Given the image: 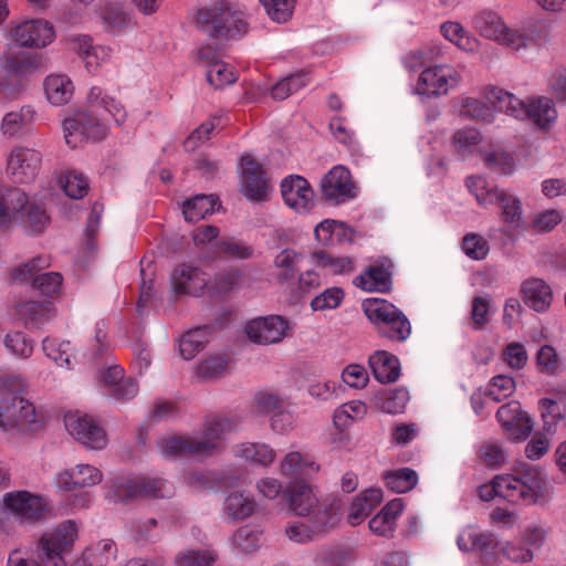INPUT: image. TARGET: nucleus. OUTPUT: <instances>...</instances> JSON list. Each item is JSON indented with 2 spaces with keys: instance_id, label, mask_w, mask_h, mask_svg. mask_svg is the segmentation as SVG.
<instances>
[{
  "instance_id": "60",
  "label": "nucleus",
  "mask_w": 566,
  "mask_h": 566,
  "mask_svg": "<svg viewBox=\"0 0 566 566\" xmlns=\"http://www.w3.org/2000/svg\"><path fill=\"white\" fill-rule=\"evenodd\" d=\"M268 15L275 22H286L294 9L295 0H260Z\"/></svg>"
},
{
  "instance_id": "57",
  "label": "nucleus",
  "mask_w": 566,
  "mask_h": 566,
  "mask_svg": "<svg viewBox=\"0 0 566 566\" xmlns=\"http://www.w3.org/2000/svg\"><path fill=\"white\" fill-rule=\"evenodd\" d=\"M29 281L43 295L53 296L60 292L63 279L59 272H44L36 274Z\"/></svg>"
},
{
  "instance_id": "12",
  "label": "nucleus",
  "mask_w": 566,
  "mask_h": 566,
  "mask_svg": "<svg viewBox=\"0 0 566 566\" xmlns=\"http://www.w3.org/2000/svg\"><path fill=\"white\" fill-rule=\"evenodd\" d=\"M42 163L41 154L32 148L15 147L7 158V172L15 184H29L38 176Z\"/></svg>"
},
{
  "instance_id": "18",
  "label": "nucleus",
  "mask_w": 566,
  "mask_h": 566,
  "mask_svg": "<svg viewBox=\"0 0 566 566\" xmlns=\"http://www.w3.org/2000/svg\"><path fill=\"white\" fill-rule=\"evenodd\" d=\"M120 497L135 499L139 496L166 497L171 494L170 484L157 478L137 476L116 483Z\"/></svg>"
},
{
  "instance_id": "38",
  "label": "nucleus",
  "mask_w": 566,
  "mask_h": 566,
  "mask_svg": "<svg viewBox=\"0 0 566 566\" xmlns=\"http://www.w3.org/2000/svg\"><path fill=\"white\" fill-rule=\"evenodd\" d=\"M304 516L307 517L306 524L311 526L318 537L328 528H332L337 521L334 506L325 501L319 502L318 500L317 504L311 509V512Z\"/></svg>"
},
{
  "instance_id": "64",
  "label": "nucleus",
  "mask_w": 566,
  "mask_h": 566,
  "mask_svg": "<svg viewBox=\"0 0 566 566\" xmlns=\"http://www.w3.org/2000/svg\"><path fill=\"white\" fill-rule=\"evenodd\" d=\"M490 307L491 303L488 296H475L472 300L471 319L474 329L481 331L486 326Z\"/></svg>"
},
{
  "instance_id": "40",
  "label": "nucleus",
  "mask_w": 566,
  "mask_h": 566,
  "mask_svg": "<svg viewBox=\"0 0 566 566\" xmlns=\"http://www.w3.org/2000/svg\"><path fill=\"white\" fill-rule=\"evenodd\" d=\"M210 326H199L185 333L179 342V352L184 359L193 358L203 349L211 333Z\"/></svg>"
},
{
  "instance_id": "2",
  "label": "nucleus",
  "mask_w": 566,
  "mask_h": 566,
  "mask_svg": "<svg viewBox=\"0 0 566 566\" xmlns=\"http://www.w3.org/2000/svg\"><path fill=\"white\" fill-rule=\"evenodd\" d=\"M240 423L238 417L217 416L209 419L201 434L171 436L163 438L158 448L164 458L212 455L220 447L226 433L233 431Z\"/></svg>"
},
{
  "instance_id": "8",
  "label": "nucleus",
  "mask_w": 566,
  "mask_h": 566,
  "mask_svg": "<svg viewBox=\"0 0 566 566\" xmlns=\"http://www.w3.org/2000/svg\"><path fill=\"white\" fill-rule=\"evenodd\" d=\"M22 389L23 380L20 377L0 379V428L24 427L35 421V409L20 396Z\"/></svg>"
},
{
  "instance_id": "4",
  "label": "nucleus",
  "mask_w": 566,
  "mask_h": 566,
  "mask_svg": "<svg viewBox=\"0 0 566 566\" xmlns=\"http://www.w3.org/2000/svg\"><path fill=\"white\" fill-rule=\"evenodd\" d=\"M497 496L511 503H535L543 496L546 481L539 468L522 462L511 474L496 475Z\"/></svg>"
},
{
  "instance_id": "47",
  "label": "nucleus",
  "mask_w": 566,
  "mask_h": 566,
  "mask_svg": "<svg viewBox=\"0 0 566 566\" xmlns=\"http://www.w3.org/2000/svg\"><path fill=\"white\" fill-rule=\"evenodd\" d=\"M441 33L448 41L463 51L473 52L476 49V39L469 36L459 22H444L441 24Z\"/></svg>"
},
{
  "instance_id": "46",
  "label": "nucleus",
  "mask_w": 566,
  "mask_h": 566,
  "mask_svg": "<svg viewBox=\"0 0 566 566\" xmlns=\"http://www.w3.org/2000/svg\"><path fill=\"white\" fill-rule=\"evenodd\" d=\"M386 486L396 493L410 491L418 482V475L410 468L389 471L384 476Z\"/></svg>"
},
{
  "instance_id": "62",
  "label": "nucleus",
  "mask_w": 566,
  "mask_h": 566,
  "mask_svg": "<svg viewBox=\"0 0 566 566\" xmlns=\"http://www.w3.org/2000/svg\"><path fill=\"white\" fill-rule=\"evenodd\" d=\"M344 298V291L340 287H329L315 296L311 302L313 311L334 310L338 307Z\"/></svg>"
},
{
  "instance_id": "52",
  "label": "nucleus",
  "mask_w": 566,
  "mask_h": 566,
  "mask_svg": "<svg viewBox=\"0 0 566 566\" xmlns=\"http://www.w3.org/2000/svg\"><path fill=\"white\" fill-rule=\"evenodd\" d=\"M538 409L543 420V430L547 434H553L563 419L560 405L554 399L543 398L538 402Z\"/></svg>"
},
{
  "instance_id": "20",
  "label": "nucleus",
  "mask_w": 566,
  "mask_h": 566,
  "mask_svg": "<svg viewBox=\"0 0 566 566\" xmlns=\"http://www.w3.org/2000/svg\"><path fill=\"white\" fill-rule=\"evenodd\" d=\"M172 291L177 295L199 296L208 285L207 274L197 266L180 264L170 276Z\"/></svg>"
},
{
  "instance_id": "7",
  "label": "nucleus",
  "mask_w": 566,
  "mask_h": 566,
  "mask_svg": "<svg viewBox=\"0 0 566 566\" xmlns=\"http://www.w3.org/2000/svg\"><path fill=\"white\" fill-rule=\"evenodd\" d=\"M467 187L480 206L497 205L502 220L510 229L517 230L522 227V203L517 197L496 186H491L480 176L468 177Z\"/></svg>"
},
{
  "instance_id": "5",
  "label": "nucleus",
  "mask_w": 566,
  "mask_h": 566,
  "mask_svg": "<svg viewBox=\"0 0 566 566\" xmlns=\"http://www.w3.org/2000/svg\"><path fill=\"white\" fill-rule=\"evenodd\" d=\"M485 99L493 108L518 119H531L539 128H545L557 117L554 103L547 97L532 99L526 104L510 92L490 87L485 91Z\"/></svg>"
},
{
  "instance_id": "23",
  "label": "nucleus",
  "mask_w": 566,
  "mask_h": 566,
  "mask_svg": "<svg viewBox=\"0 0 566 566\" xmlns=\"http://www.w3.org/2000/svg\"><path fill=\"white\" fill-rule=\"evenodd\" d=\"M244 195L253 201H262L268 195V184L261 166L250 156L240 159Z\"/></svg>"
},
{
  "instance_id": "17",
  "label": "nucleus",
  "mask_w": 566,
  "mask_h": 566,
  "mask_svg": "<svg viewBox=\"0 0 566 566\" xmlns=\"http://www.w3.org/2000/svg\"><path fill=\"white\" fill-rule=\"evenodd\" d=\"M11 34L18 44L27 48H44L55 36L53 25L42 19L21 22L12 29Z\"/></svg>"
},
{
  "instance_id": "24",
  "label": "nucleus",
  "mask_w": 566,
  "mask_h": 566,
  "mask_svg": "<svg viewBox=\"0 0 566 566\" xmlns=\"http://www.w3.org/2000/svg\"><path fill=\"white\" fill-rule=\"evenodd\" d=\"M473 29L483 38L502 42L511 46V33L502 18L492 10H481L472 18Z\"/></svg>"
},
{
  "instance_id": "22",
  "label": "nucleus",
  "mask_w": 566,
  "mask_h": 566,
  "mask_svg": "<svg viewBox=\"0 0 566 566\" xmlns=\"http://www.w3.org/2000/svg\"><path fill=\"white\" fill-rule=\"evenodd\" d=\"M392 263L388 258L377 260L364 273L354 279V284L366 292H388L391 287Z\"/></svg>"
},
{
  "instance_id": "29",
  "label": "nucleus",
  "mask_w": 566,
  "mask_h": 566,
  "mask_svg": "<svg viewBox=\"0 0 566 566\" xmlns=\"http://www.w3.org/2000/svg\"><path fill=\"white\" fill-rule=\"evenodd\" d=\"M319 465L312 455L300 451H291L280 462V473L283 476L297 479L312 472H317Z\"/></svg>"
},
{
  "instance_id": "19",
  "label": "nucleus",
  "mask_w": 566,
  "mask_h": 566,
  "mask_svg": "<svg viewBox=\"0 0 566 566\" xmlns=\"http://www.w3.org/2000/svg\"><path fill=\"white\" fill-rule=\"evenodd\" d=\"M322 193L327 201L340 203L356 196L350 172L343 166L333 167L322 181Z\"/></svg>"
},
{
  "instance_id": "61",
  "label": "nucleus",
  "mask_w": 566,
  "mask_h": 566,
  "mask_svg": "<svg viewBox=\"0 0 566 566\" xmlns=\"http://www.w3.org/2000/svg\"><path fill=\"white\" fill-rule=\"evenodd\" d=\"M50 264V258L48 255H39L30 262L13 269L11 276L15 281L27 282L35 276L38 271L49 268Z\"/></svg>"
},
{
  "instance_id": "11",
  "label": "nucleus",
  "mask_w": 566,
  "mask_h": 566,
  "mask_svg": "<svg viewBox=\"0 0 566 566\" xmlns=\"http://www.w3.org/2000/svg\"><path fill=\"white\" fill-rule=\"evenodd\" d=\"M64 424L69 433L88 449L101 450L107 444L105 430L88 415L69 412L64 417Z\"/></svg>"
},
{
  "instance_id": "56",
  "label": "nucleus",
  "mask_w": 566,
  "mask_h": 566,
  "mask_svg": "<svg viewBox=\"0 0 566 566\" xmlns=\"http://www.w3.org/2000/svg\"><path fill=\"white\" fill-rule=\"evenodd\" d=\"M218 556L211 549H193L179 553L176 556L177 566H210Z\"/></svg>"
},
{
  "instance_id": "51",
  "label": "nucleus",
  "mask_w": 566,
  "mask_h": 566,
  "mask_svg": "<svg viewBox=\"0 0 566 566\" xmlns=\"http://www.w3.org/2000/svg\"><path fill=\"white\" fill-rule=\"evenodd\" d=\"M515 380L511 376L497 375L494 376L485 391V398L494 402H500L503 399L509 398L515 391Z\"/></svg>"
},
{
  "instance_id": "43",
  "label": "nucleus",
  "mask_w": 566,
  "mask_h": 566,
  "mask_svg": "<svg viewBox=\"0 0 566 566\" xmlns=\"http://www.w3.org/2000/svg\"><path fill=\"white\" fill-rule=\"evenodd\" d=\"M35 116V111L31 106H23L19 112L6 114L1 123L2 133L9 137L20 134L29 126Z\"/></svg>"
},
{
  "instance_id": "13",
  "label": "nucleus",
  "mask_w": 566,
  "mask_h": 566,
  "mask_svg": "<svg viewBox=\"0 0 566 566\" xmlns=\"http://www.w3.org/2000/svg\"><path fill=\"white\" fill-rule=\"evenodd\" d=\"M460 74L447 64H437L424 69L417 82V92L426 96L447 94L460 82Z\"/></svg>"
},
{
  "instance_id": "54",
  "label": "nucleus",
  "mask_w": 566,
  "mask_h": 566,
  "mask_svg": "<svg viewBox=\"0 0 566 566\" xmlns=\"http://www.w3.org/2000/svg\"><path fill=\"white\" fill-rule=\"evenodd\" d=\"M232 545L244 554L253 553L261 546V534L249 526H241L232 536Z\"/></svg>"
},
{
  "instance_id": "36",
  "label": "nucleus",
  "mask_w": 566,
  "mask_h": 566,
  "mask_svg": "<svg viewBox=\"0 0 566 566\" xmlns=\"http://www.w3.org/2000/svg\"><path fill=\"white\" fill-rule=\"evenodd\" d=\"M44 92L52 105L61 106L72 98L74 86L66 75H49L44 81Z\"/></svg>"
},
{
  "instance_id": "48",
  "label": "nucleus",
  "mask_w": 566,
  "mask_h": 566,
  "mask_svg": "<svg viewBox=\"0 0 566 566\" xmlns=\"http://www.w3.org/2000/svg\"><path fill=\"white\" fill-rule=\"evenodd\" d=\"M42 349L57 366L71 368L72 346L70 342L46 337L42 342Z\"/></svg>"
},
{
  "instance_id": "15",
  "label": "nucleus",
  "mask_w": 566,
  "mask_h": 566,
  "mask_svg": "<svg viewBox=\"0 0 566 566\" xmlns=\"http://www.w3.org/2000/svg\"><path fill=\"white\" fill-rule=\"evenodd\" d=\"M3 502L17 517L29 522L43 518L49 510L45 499L28 491L7 493Z\"/></svg>"
},
{
  "instance_id": "26",
  "label": "nucleus",
  "mask_w": 566,
  "mask_h": 566,
  "mask_svg": "<svg viewBox=\"0 0 566 566\" xmlns=\"http://www.w3.org/2000/svg\"><path fill=\"white\" fill-rule=\"evenodd\" d=\"M521 295L524 303L536 312H545L553 300L551 286L537 277L525 280L522 283Z\"/></svg>"
},
{
  "instance_id": "3",
  "label": "nucleus",
  "mask_w": 566,
  "mask_h": 566,
  "mask_svg": "<svg viewBox=\"0 0 566 566\" xmlns=\"http://www.w3.org/2000/svg\"><path fill=\"white\" fill-rule=\"evenodd\" d=\"M21 221L32 233H39L49 223L45 209L31 201L28 195L17 187L0 188V229H6L13 221Z\"/></svg>"
},
{
  "instance_id": "10",
  "label": "nucleus",
  "mask_w": 566,
  "mask_h": 566,
  "mask_svg": "<svg viewBox=\"0 0 566 566\" xmlns=\"http://www.w3.org/2000/svg\"><path fill=\"white\" fill-rule=\"evenodd\" d=\"M364 312L381 336L396 342H403L410 336L409 319L392 303L382 298L367 300Z\"/></svg>"
},
{
  "instance_id": "45",
  "label": "nucleus",
  "mask_w": 566,
  "mask_h": 566,
  "mask_svg": "<svg viewBox=\"0 0 566 566\" xmlns=\"http://www.w3.org/2000/svg\"><path fill=\"white\" fill-rule=\"evenodd\" d=\"M42 65V59L38 54H20L7 57L2 63V69L14 75H24Z\"/></svg>"
},
{
  "instance_id": "32",
  "label": "nucleus",
  "mask_w": 566,
  "mask_h": 566,
  "mask_svg": "<svg viewBox=\"0 0 566 566\" xmlns=\"http://www.w3.org/2000/svg\"><path fill=\"white\" fill-rule=\"evenodd\" d=\"M256 509L253 496L244 492L234 491L227 495L223 503V512L228 520L242 521L250 517Z\"/></svg>"
},
{
  "instance_id": "34",
  "label": "nucleus",
  "mask_w": 566,
  "mask_h": 566,
  "mask_svg": "<svg viewBox=\"0 0 566 566\" xmlns=\"http://www.w3.org/2000/svg\"><path fill=\"white\" fill-rule=\"evenodd\" d=\"M116 545L111 539H104L87 547L82 556L71 566H106L115 557Z\"/></svg>"
},
{
  "instance_id": "9",
  "label": "nucleus",
  "mask_w": 566,
  "mask_h": 566,
  "mask_svg": "<svg viewBox=\"0 0 566 566\" xmlns=\"http://www.w3.org/2000/svg\"><path fill=\"white\" fill-rule=\"evenodd\" d=\"M76 538V524L65 521L44 532L35 542L32 553L45 566H67L65 557L71 553Z\"/></svg>"
},
{
  "instance_id": "35",
  "label": "nucleus",
  "mask_w": 566,
  "mask_h": 566,
  "mask_svg": "<svg viewBox=\"0 0 566 566\" xmlns=\"http://www.w3.org/2000/svg\"><path fill=\"white\" fill-rule=\"evenodd\" d=\"M312 262L334 275H347L355 271L356 260L352 256H334L326 251H315L311 254Z\"/></svg>"
},
{
  "instance_id": "63",
  "label": "nucleus",
  "mask_w": 566,
  "mask_h": 566,
  "mask_svg": "<svg viewBox=\"0 0 566 566\" xmlns=\"http://www.w3.org/2000/svg\"><path fill=\"white\" fill-rule=\"evenodd\" d=\"M228 359L223 356H211L201 361L197 367V376L203 380H210L220 376L227 368Z\"/></svg>"
},
{
  "instance_id": "31",
  "label": "nucleus",
  "mask_w": 566,
  "mask_h": 566,
  "mask_svg": "<svg viewBox=\"0 0 566 566\" xmlns=\"http://www.w3.org/2000/svg\"><path fill=\"white\" fill-rule=\"evenodd\" d=\"M382 501L380 489H367L360 492L352 502L347 521L352 526L360 524L371 511Z\"/></svg>"
},
{
  "instance_id": "53",
  "label": "nucleus",
  "mask_w": 566,
  "mask_h": 566,
  "mask_svg": "<svg viewBox=\"0 0 566 566\" xmlns=\"http://www.w3.org/2000/svg\"><path fill=\"white\" fill-rule=\"evenodd\" d=\"M60 184L70 198L81 199L88 190V181L86 177L76 170L67 171L60 178Z\"/></svg>"
},
{
  "instance_id": "59",
  "label": "nucleus",
  "mask_w": 566,
  "mask_h": 566,
  "mask_svg": "<svg viewBox=\"0 0 566 566\" xmlns=\"http://www.w3.org/2000/svg\"><path fill=\"white\" fill-rule=\"evenodd\" d=\"M4 346L15 356L28 358L33 353V342L22 332H11L4 337Z\"/></svg>"
},
{
  "instance_id": "41",
  "label": "nucleus",
  "mask_w": 566,
  "mask_h": 566,
  "mask_svg": "<svg viewBox=\"0 0 566 566\" xmlns=\"http://www.w3.org/2000/svg\"><path fill=\"white\" fill-rule=\"evenodd\" d=\"M212 254L220 259L247 260L253 254V249L234 238H222L212 245Z\"/></svg>"
},
{
  "instance_id": "21",
  "label": "nucleus",
  "mask_w": 566,
  "mask_h": 566,
  "mask_svg": "<svg viewBox=\"0 0 566 566\" xmlns=\"http://www.w3.org/2000/svg\"><path fill=\"white\" fill-rule=\"evenodd\" d=\"M496 419L513 439H525L532 431L531 419L522 411L518 401L512 400L501 406L496 411Z\"/></svg>"
},
{
  "instance_id": "49",
  "label": "nucleus",
  "mask_w": 566,
  "mask_h": 566,
  "mask_svg": "<svg viewBox=\"0 0 566 566\" xmlns=\"http://www.w3.org/2000/svg\"><path fill=\"white\" fill-rule=\"evenodd\" d=\"M301 258V253L290 248L283 249L275 255L273 263L276 269L281 270L277 275L281 282L294 279Z\"/></svg>"
},
{
  "instance_id": "55",
  "label": "nucleus",
  "mask_w": 566,
  "mask_h": 566,
  "mask_svg": "<svg viewBox=\"0 0 566 566\" xmlns=\"http://www.w3.org/2000/svg\"><path fill=\"white\" fill-rule=\"evenodd\" d=\"M483 161L489 169L510 175L515 169V161L511 154L503 149H493L483 155Z\"/></svg>"
},
{
  "instance_id": "33",
  "label": "nucleus",
  "mask_w": 566,
  "mask_h": 566,
  "mask_svg": "<svg viewBox=\"0 0 566 566\" xmlns=\"http://www.w3.org/2000/svg\"><path fill=\"white\" fill-rule=\"evenodd\" d=\"M286 494L291 510L300 516L308 514L311 509L317 504V497L311 485L304 481L291 483L286 489Z\"/></svg>"
},
{
  "instance_id": "37",
  "label": "nucleus",
  "mask_w": 566,
  "mask_h": 566,
  "mask_svg": "<svg viewBox=\"0 0 566 566\" xmlns=\"http://www.w3.org/2000/svg\"><path fill=\"white\" fill-rule=\"evenodd\" d=\"M234 454L248 462L269 467L275 460V451L266 443L243 442L235 447Z\"/></svg>"
},
{
  "instance_id": "1",
  "label": "nucleus",
  "mask_w": 566,
  "mask_h": 566,
  "mask_svg": "<svg viewBox=\"0 0 566 566\" xmlns=\"http://www.w3.org/2000/svg\"><path fill=\"white\" fill-rule=\"evenodd\" d=\"M87 104L90 111L76 112L63 120L64 138L71 148H76L88 139L99 140L106 136V126L93 114L94 111L104 109L117 124L126 119L125 107L115 98L104 95L101 87L91 88Z\"/></svg>"
},
{
  "instance_id": "42",
  "label": "nucleus",
  "mask_w": 566,
  "mask_h": 566,
  "mask_svg": "<svg viewBox=\"0 0 566 566\" xmlns=\"http://www.w3.org/2000/svg\"><path fill=\"white\" fill-rule=\"evenodd\" d=\"M548 39V28L545 23L535 22L530 24L523 31L513 30L511 33L512 49L520 50L526 48L530 43L541 44Z\"/></svg>"
},
{
  "instance_id": "27",
  "label": "nucleus",
  "mask_w": 566,
  "mask_h": 566,
  "mask_svg": "<svg viewBox=\"0 0 566 566\" xmlns=\"http://www.w3.org/2000/svg\"><path fill=\"white\" fill-rule=\"evenodd\" d=\"M17 314L28 328H39L55 315V308L49 301H27L17 305Z\"/></svg>"
},
{
  "instance_id": "58",
  "label": "nucleus",
  "mask_w": 566,
  "mask_h": 566,
  "mask_svg": "<svg viewBox=\"0 0 566 566\" xmlns=\"http://www.w3.org/2000/svg\"><path fill=\"white\" fill-rule=\"evenodd\" d=\"M461 248L467 256L476 261L485 259L490 251L488 241L476 233L464 235Z\"/></svg>"
},
{
  "instance_id": "39",
  "label": "nucleus",
  "mask_w": 566,
  "mask_h": 566,
  "mask_svg": "<svg viewBox=\"0 0 566 566\" xmlns=\"http://www.w3.org/2000/svg\"><path fill=\"white\" fill-rule=\"evenodd\" d=\"M219 207L218 198L214 196L198 195L185 201L182 213L186 221L197 222L208 214H212Z\"/></svg>"
},
{
  "instance_id": "30",
  "label": "nucleus",
  "mask_w": 566,
  "mask_h": 566,
  "mask_svg": "<svg viewBox=\"0 0 566 566\" xmlns=\"http://www.w3.org/2000/svg\"><path fill=\"white\" fill-rule=\"evenodd\" d=\"M314 234L317 242L326 247L350 242L353 239V230L346 223L333 219L321 221Z\"/></svg>"
},
{
  "instance_id": "44",
  "label": "nucleus",
  "mask_w": 566,
  "mask_h": 566,
  "mask_svg": "<svg viewBox=\"0 0 566 566\" xmlns=\"http://www.w3.org/2000/svg\"><path fill=\"white\" fill-rule=\"evenodd\" d=\"M378 408L386 413H400L409 401V392L405 388H396L379 394L376 398Z\"/></svg>"
},
{
  "instance_id": "28",
  "label": "nucleus",
  "mask_w": 566,
  "mask_h": 566,
  "mask_svg": "<svg viewBox=\"0 0 566 566\" xmlns=\"http://www.w3.org/2000/svg\"><path fill=\"white\" fill-rule=\"evenodd\" d=\"M375 379L381 384L394 382L400 375L398 358L386 352L377 350L368 359Z\"/></svg>"
},
{
  "instance_id": "16",
  "label": "nucleus",
  "mask_w": 566,
  "mask_h": 566,
  "mask_svg": "<svg viewBox=\"0 0 566 566\" xmlns=\"http://www.w3.org/2000/svg\"><path fill=\"white\" fill-rule=\"evenodd\" d=\"M281 193L285 205L298 213H306L313 208L314 191L302 176L285 177L281 182Z\"/></svg>"
},
{
  "instance_id": "50",
  "label": "nucleus",
  "mask_w": 566,
  "mask_h": 566,
  "mask_svg": "<svg viewBox=\"0 0 566 566\" xmlns=\"http://www.w3.org/2000/svg\"><path fill=\"white\" fill-rule=\"evenodd\" d=\"M207 80L216 88H223L233 84L238 77L234 69L223 61H213L208 64Z\"/></svg>"
},
{
  "instance_id": "25",
  "label": "nucleus",
  "mask_w": 566,
  "mask_h": 566,
  "mask_svg": "<svg viewBox=\"0 0 566 566\" xmlns=\"http://www.w3.org/2000/svg\"><path fill=\"white\" fill-rule=\"evenodd\" d=\"M103 479L99 469L90 464H77L55 475L56 486L63 491H73L76 488H87L98 484Z\"/></svg>"
},
{
  "instance_id": "6",
  "label": "nucleus",
  "mask_w": 566,
  "mask_h": 566,
  "mask_svg": "<svg viewBox=\"0 0 566 566\" xmlns=\"http://www.w3.org/2000/svg\"><path fill=\"white\" fill-rule=\"evenodd\" d=\"M197 22L205 33L216 39H238L248 32L243 12L227 1H217L200 9Z\"/></svg>"
},
{
  "instance_id": "14",
  "label": "nucleus",
  "mask_w": 566,
  "mask_h": 566,
  "mask_svg": "<svg viewBox=\"0 0 566 566\" xmlns=\"http://www.w3.org/2000/svg\"><path fill=\"white\" fill-rule=\"evenodd\" d=\"M289 322L280 315H269L250 321L245 334L253 343L261 345L280 343L289 331Z\"/></svg>"
}]
</instances>
